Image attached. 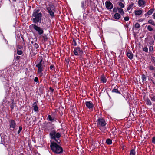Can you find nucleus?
Returning <instances> with one entry per match:
<instances>
[{
  "instance_id": "obj_39",
  "label": "nucleus",
  "mask_w": 155,
  "mask_h": 155,
  "mask_svg": "<svg viewBox=\"0 0 155 155\" xmlns=\"http://www.w3.org/2000/svg\"><path fill=\"white\" fill-rule=\"evenodd\" d=\"M151 100L152 101H155V97L154 96L152 95V96H151Z\"/></svg>"
},
{
  "instance_id": "obj_30",
  "label": "nucleus",
  "mask_w": 155,
  "mask_h": 155,
  "mask_svg": "<svg viewBox=\"0 0 155 155\" xmlns=\"http://www.w3.org/2000/svg\"><path fill=\"white\" fill-rule=\"evenodd\" d=\"M33 46L34 48L36 49H37L39 47V45L37 43H35L33 45Z\"/></svg>"
},
{
  "instance_id": "obj_26",
  "label": "nucleus",
  "mask_w": 155,
  "mask_h": 155,
  "mask_svg": "<svg viewBox=\"0 0 155 155\" xmlns=\"http://www.w3.org/2000/svg\"><path fill=\"white\" fill-rule=\"evenodd\" d=\"M112 92H114L117 93H119V92L118 91V90L117 89L114 88L113 89L112 91Z\"/></svg>"
},
{
  "instance_id": "obj_41",
  "label": "nucleus",
  "mask_w": 155,
  "mask_h": 155,
  "mask_svg": "<svg viewBox=\"0 0 155 155\" xmlns=\"http://www.w3.org/2000/svg\"><path fill=\"white\" fill-rule=\"evenodd\" d=\"M34 81L35 82H38V78L37 77H35L34 79Z\"/></svg>"
},
{
  "instance_id": "obj_33",
  "label": "nucleus",
  "mask_w": 155,
  "mask_h": 155,
  "mask_svg": "<svg viewBox=\"0 0 155 155\" xmlns=\"http://www.w3.org/2000/svg\"><path fill=\"white\" fill-rule=\"evenodd\" d=\"M149 68L151 70H153L155 69V68L153 66H150L149 67Z\"/></svg>"
},
{
  "instance_id": "obj_14",
  "label": "nucleus",
  "mask_w": 155,
  "mask_h": 155,
  "mask_svg": "<svg viewBox=\"0 0 155 155\" xmlns=\"http://www.w3.org/2000/svg\"><path fill=\"white\" fill-rule=\"evenodd\" d=\"M33 107L34 108V110L35 112H38V107L36 102H34L33 104Z\"/></svg>"
},
{
  "instance_id": "obj_4",
  "label": "nucleus",
  "mask_w": 155,
  "mask_h": 155,
  "mask_svg": "<svg viewBox=\"0 0 155 155\" xmlns=\"http://www.w3.org/2000/svg\"><path fill=\"white\" fill-rule=\"evenodd\" d=\"M42 59H38L37 61V62H38L36 65V66L38 68V73L40 76H42L43 75L42 71L44 68V65L42 63Z\"/></svg>"
},
{
  "instance_id": "obj_27",
  "label": "nucleus",
  "mask_w": 155,
  "mask_h": 155,
  "mask_svg": "<svg viewBox=\"0 0 155 155\" xmlns=\"http://www.w3.org/2000/svg\"><path fill=\"white\" fill-rule=\"evenodd\" d=\"M17 53L18 54L20 55L22 54L23 53L22 51L20 50H17Z\"/></svg>"
},
{
  "instance_id": "obj_29",
  "label": "nucleus",
  "mask_w": 155,
  "mask_h": 155,
  "mask_svg": "<svg viewBox=\"0 0 155 155\" xmlns=\"http://www.w3.org/2000/svg\"><path fill=\"white\" fill-rule=\"evenodd\" d=\"M134 27L135 28H138L140 27V25L138 23H136Z\"/></svg>"
},
{
  "instance_id": "obj_21",
  "label": "nucleus",
  "mask_w": 155,
  "mask_h": 155,
  "mask_svg": "<svg viewBox=\"0 0 155 155\" xmlns=\"http://www.w3.org/2000/svg\"><path fill=\"white\" fill-rule=\"evenodd\" d=\"M134 5V4L133 3H131L130 5H128L127 8V10H129L131 8H132L133 7Z\"/></svg>"
},
{
  "instance_id": "obj_6",
  "label": "nucleus",
  "mask_w": 155,
  "mask_h": 155,
  "mask_svg": "<svg viewBox=\"0 0 155 155\" xmlns=\"http://www.w3.org/2000/svg\"><path fill=\"white\" fill-rule=\"evenodd\" d=\"M34 28L38 32L39 35H41L43 33V31L41 28L34 25H33Z\"/></svg>"
},
{
  "instance_id": "obj_20",
  "label": "nucleus",
  "mask_w": 155,
  "mask_h": 155,
  "mask_svg": "<svg viewBox=\"0 0 155 155\" xmlns=\"http://www.w3.org/2000/svg\"><path fill=\"white\" fill-rule=\"evenodd\" d=\"M146 103L147 105H151L152 104L151 102L150 101V100L149 99H146Z\"/></svg>"
},
{
  "instance_id": "obj_32",
  "label": "nucleus",
  "mask_w": 155,
  "mask_h": 155,
  "mask_svg": "<svg viewBox=\"0 0 155 155\" xmlns=\"http://www.w3.org/2000/svg\"><path fill=\"white\" fill-rule=\"evenodd\" d=\"M142 78L143 81H145L146 80V77H145V75H142Z\"/></svg>"
},
{
  "instance_id": "obj_23",
  "label": "nucleus",
  "mask_w": 155,
  "mask_h": 155,
  "mask_svg": "<svg viewBox=\"0 0 155 155\" xmlns=\"http://www.w3.org/2000/svg\"><path fill=\"white\" fill-rule=\"evenodd\" d=\"M106 142L108 144H110L112 143L111 140L110 139H107L106 140Z\"/></svg>"
},
{
  "instance_id": "obj_11",
  "label": "nucleus",
  "mask_w": 155,
  "mask_h": 155,
  "mask_svg": "<svg viewBox=\"0 0 155 155\" xmlns=\"http://www.w3.org/2000/svg\"><path fill=\"white\" fill-rule=\"evenodd\" d=\"M139 6L141 7H143L145 4V2L143 0H139L138 1Z\"/></svg>"
},
{
  "instance_id": "obj_3",
  "label": "nucleus",
  "mask_w": 155,
  "mask_h": 155,
  "mask_svg": "<svg viewBox=\"0 0 155 155\" xmlns=\"http://www.w3.org/2000/svg\"><path fill=\"white\" fill-rule=\"evenodd\" d=\"M50 136L51 138L55 141L54 142L59 144L61 141L59 138L61 137V134L58 132H57L54 130L51 131L50 133Z\"/></svg>"
},
{
  "instance_id": "obj_38",
  "label": "nucleus",
  "mask_w": 155,
  "mask_h": 155,
  "mask_svg": "<svg viewBox=\"0 0 155 155\" xmlns=\"http://www.w3.org/2000/svg\"><path fill=\"white\" fill-rule=\"evenodd\" d=\"M19 130H18V134L20 133V132L21 131V130L22 129V127H21L20 126L19 127Z\"/></svg>"
},
{
  "instance_id": "obj_42",
  "label": "nucleus",
  "mask_w": 155,
  "mask_h": 155,
  "mask_svg": "<svg viewBox=\"0 0 155 155\" xmlns=\"http://www.w3.org/2000/svg\"><path fill=\"white\" fill-rule=\"evenodd\" d=\"M152 142L153 143H155V137H153L152 138Z\"/></svg>"
},
{
  "instance_id": "obj_15",
  "label": "nucleus",
  "mask_w": 155,
  "mask_h": 155,
  "mask_svg": "<svg viewBox=\"0 0 155 155\" xmlns=\"http://www.w3.org/2000/svg\"><path fill=\"white\" fill-rule=\"evenodd\" d=\"M127 55L130 59L133 58V54L130 51H128L127 52Z\"/></svg>"
},
{
  "instance_id": "obj_49",
  "label": "nucleus",
  "mask_w": 155,
  "mask_h": 155,
  "mask_svg": "<svg viewBox=\"0 0 155 155\" xmlns=\"http://www.w3.org/2000/svg\"><path fill=\"white\" fill-rule=\"evenodd\" d=\"M13 0L15 1V2L16 1V0Z\"/></svg>"
},
{
  "instance_id": "obj_52",
  "label": "nucleus",
  "mask_w": 155,
  "mask_h": 155,
  "mask_svg": "<svg viewBox=\"0 0 155 155\" xmlns=\"http://www.w3.org/2000/svg\"><path fill=\"white\" fill-rule=\"evenodd\" d=\"M154 77H155V74H154Z\"/></svg>"
},
{
  "instance_id": "obj_43",
  "label": "nucleus",
  "mask_w": 155,
  "mask_h": 155,
  "mask_svg": "<svg viewBox=\"0 0 155 155\" xmlns=\"http://www.w3.org/2000/svg\"><path fill=\"white\" fill-rule=\"evenodd\" d=\"M84 6V2H81V7L83 8Z\"/></svg>"
},
{
  "instance_id": "obj_40",
  "label": "nucleus",
  "mask_w": 155,
  "mask_h": 155,
  "mask_svg": "<svg viewBox=\"0 0 155 155\" xmlns=\"http://www.w3.org/2000/svg\"><path fill=\"white\" fill-rule=\"evenodd\" d=\"M129 17H124V19L125 21H128L129 20Z\"/></svg>"
},
{
  "instance_id": "obj_7",
  "label": "nucleus",
  "mask_w": 155,
  "mask_h": 155,
  "mask_svg": "<svg viewBox=\"0 0 155 155\" xmlns=\"http://www.w3.org/2000/svg\"><path fill=\"white\" fill-rule=\"evenodd\" d=\"M74 53L75 55H77L78 53L82 54L83 53V51L80 48L77 47L75 48L74 49Z\"/></svg>"
},
{
  "instance_id": "obj_10",
  "label": "nucleus",
  "mask_w": 155,
  "mask_h": 155,
  "mask_svg": "<svg viewBox=\"0 0 155 155\" xmlns=\"http://www.w3.org/2000/svg\"><path fill=\"white\" fill-rule=\"evenodd\" d=\"M48 12L49 13L52 18H53L54 16V12L52 11L50 8L48 7L47 8Z\"/></svg>"
},
{
  "instance_id": "obj_8",
  "label": "nucleus",
  "mask_w": 155,
  "mask_h": 155,
  "mask_svg": "<svg viewBox=\"0 0 155 155\" xmlns=\"http://www.w3.org/2000/svg\"><path fill=\"white\" fill-rule=\"evenodd\" d=\"M105 5L107 8L108 9H111L113 8V4L110 2L106 1Z\"/></svg>"
},
{
  "instance_id": "obj_18",
  "label": "nucleus",
  "mask_w": 155,
  "mask_h": 155,
  "mask_svg": "<svg viewBox=\"0 0 155 155\" xmlns=\"http://www.w3.org/2000/svg\"><path fill=\"white\" fill-rule=\"evenodd\" d=\"M120 15L119 13H117L115 14L114 17L116 19H118L120 18Z\"/></svg>"
},
{
  "instance_id": "obj_12",
  "label": "nucleus",
  "mask_w": 155,
  "mask_h": 155,
  "mask_svg": "<svg viewBox=\"0 0 155 155\" xmlns=\"http://www.w3.org/2000/svg\"><path fill=\"white\" fill-rule=\"evenodd\" d=\"M47 119L48 120L51 121V122H54L56 121L55 118L54 117H52L50 115H48L47 118Z\"/></svg>"
},
{
  "instance_id": "obj_25",
  "label": "nucleus",
  "mask_w": 155,
  "mask_h": 155,
  "mask_svg": "<svg viewBox=\"0 0 155 155\" xmlns=\"http://www.w3.org/2000/svg\"><path fill=\"white\" fill-rule=\"evenodd\" d=\"M135 153L134 150L133 149L131 150L130 153V155H135Z\"/></svg>"
},
{
  "instance_id": "obj_46",
  "label": "nucleus",
  "mask_w": 155,
  "mask_h": 155,
  "mask_svg": "<svg viewBox=\"0 0 155 155\" xmlns=\"http://www.w3.org/2000/svg\"><path fill=\"white\" fill-rule=\"evenodd\" d=\"M47 39V37H45L44 38V40H46Z\"/></svg>"
},
{
  "instance_id": "obj_9",
  "label": "nucleus",
  "mask_w": 155,
  "mask_h": 155,
  "mask_svg": "<svg viewBox=\"0 0 155 155\" xmlns=\"http://www.w3.org/2000/svg\"><path fill=\"white\" fill-rule=\"evenodd\" d=\"M86 105L89 109H92L93 108L94 104L91 101H86L85 103Z\"/></svg>"
},
{
  "instance_id": "obj_28",
  "label": "nucleus",
  "mask_w": 155,
  "mask_h": 155,
  "mask_svg": "<svg viewBox=\"0 0 155 155\" xmlns=\"http://www.w3.org/2000/svg\"><path fill=\"white\" fill-rule=\"evenodd\" d=\"M118 4L120 7L123 8L124 7V4L121 2H119L118 3Z\"/></svg>"
},
{
  "instance_id": "obj_13",
  "label": "nucleus",
  "mask_w": 155,
  "mask_h": 155,
  "mask_svg": "<svg viewBox=\"0 0 155 155\" xmlns=\"http://www.w3.org/2000/svg\"><path fill=\"white\" fill-rule=\"evenodd\" d=\"M16 124L15 121L13 120H10V127L14 128Z\"/></svg>"
},
{
  "instance_id": "obj_34",
  "label": "nucleus",
  "mask_w": 155,
  "mask_h": 155,
  "mask_svg": "<svg viewBox=\"0 0 155 155\" xmlns=\"http://www.w3.org/2000/svg\"><path fill=\"white\" fill-rule=\"evenodd\" d=\"M72 45L74 46H76L77 45L76 42L74 40H73Z\"/></svg>"
},
{
  "instance_id": "obj_51",
  "label": "nucleus",
  "mask_w": 155,
  "mask_h": 155,
  "mask_svg": "<svg viewBox=\"0 0 155 155\" xmlns=\"http://www.w3.org/2000/svg\"><path fill=\"white\" fill-rule=\"evenodd\" d=\"M31 43H33V41H31Z\"/></svg>"
},
{
  "instance_id": "obj_1",
  "label": "nucleus",
  "mask_w": 155,
  "mask_h": 155,
  "mask_svg": "<svg viewBox=\"0 0 155 155\" xmlns=\"http://www.w3.org/2000/svg\"><path fill=\"white\" fill-rule=\"evenodd\" d=\"M50 147L52 151L55 153L61 154L63 152V149L61 147L54 141L51 143Z\"/></svg>"
},
{
  "instance_id": "obj_47",
  "label": "nucleus",
  "mask_w": 155,
  "mask_h": 155,
  "mask_svg": "<svg viewBox=\"0 0 155 155\" xmlns=\"http://www.w3.org/2000/svg\"><path fill=\"white\" fill-rule=\"evenodd\" d=\"M113 10L114 12H116V11L115 10V9L114 8Z\"/></svg>"
},
{
  "instance_id": "obj_45",
  "label": "nucleus",
  "mask_w": 155,
  "mask_h": 155,
  "mask_svg": "<svg viewBox=\"0 0 155 155\" xmlns=\"http://www.w3.org/2000/svg\"><path fill=\"white\" fill-rule=\"evenodd\" d=\"M20 56H18L16 57V58L18 59H19L20 58Z\"/></svg>"
},
{
  "instance_id": "obj_17",
  "label": "nucleus",
  "mask_w": 155,
  "mask_h": 155,
  "mask_svg": "<svg viewBox=\"0 0 155 155\" xmlns=\"http://www.w3.org/2000/svg\"><path fill=\"white\" fill-rule=\"evenodd\" d=\"M117 9L118 10V12L120 13L121 15H124V12L123 10V9L122 8H117Z\"/></svg>"
},
{
  "instance_id": "obj_22",
  "label": "nucleus",
  "mask_w": 155,
  "mask_h": 155,
  "mask_svg": "<svg viewBox=\"0 0 155 155\" xmlns=\"http://www.w3.org/2000/svg\"><path fill=\"white\" fill-rule=\"evenodd\" d=\"M153 11V9H151L147 12V14L148 15H150L152 14Z\"/></svg>"
},
{
  "instance_id": "obj_48",
  "label": "nucleus",
  "mask_w": 155,
  "mask_h": 155,
  "mask_svg": "<svg viewBox=\"0 0 155 155\" xmlns=\"http://www.w3.org/2000/svg\"><path fill=\"white\" fill-rule=\"evenodd\" d=\"M11 108L12 109H13V106H11Z\"/></svg>"
},
{
  "instance_id": "obj_31",
  "label": "nucleus",
  "mask_w": 155,
  "mask_h": 155,
  "mask_svg": "<svg viewBox=\"0 0 155 155\" xmlns=\"http://www.w3.org/2000/svg\"><path fill=\"white\" fill-rule=\"evenodd\" d=\"M147 29L150 31H151L153 30L152 27L150 25H148L147 26Z\"/></svg>"
},
{
  "instance_id": "obj_36",
  "label": "nucleus",
  "mask_w": 155,
  "mask_h": 155,
  "mask_svg": "<svg viewBox=\"0 0 155 155\" xmlns=\"http://www.w3.org/2000/svg\"><path fill=\"white\" fill-rule=\"evenodd\" d=\"M50 68L51 70H53L54 69V66L53 65H51L50 67Z\"/></svg>"
},
{
  "instance_id": "obj_35",
  "label": "nucleus",
  "mask_w": 155,
  "mask_h": 155,
  "mask_svg": "<svg viewBox=\"0 0 155 155\" xmlns=\"http://www.w3.org/2000/svg\"><path fill=\"white\" fill-rule=\"evenodd\" d=\"M143 50L144 51L147 52L148 51V48L147 47H145L143 48Z\"/></svg>"
},
{
  "instance_id": "obj_50",
  "label": "nucleus",
  "mask_w": 155,
  "mask_h": 155,
  "mask_svg": "<svg viewBox=\"0 0 155 155\" xmlns=\"http://www.w3.org/2000/svg\"><path fill=\"white\" fill-rule=\"evenodd\" d=\"M154 84H155V82H153Z\"/></svg>"
},
{
  "instance_id": "obj_16",
  "label": "nucleus",
  "mask_w": 155,
  "mask_h": 155,
  "mask_svg": "<svg viewBox=\"0 0 155 155\" xmlns=\"http://www.w3.org/2000/svg\"><path fill=\"white\" fill-rule=\"evenodd\" d=\"M142 10H137L135 11L134 13L136 15H140L142 13Z\"/></svg>"
},
{
  "instance_id": "obj_24",
  "label": "nucleus",
  "mask_w": 155,
  "mask_h": 155,
  "mask_svg": "<svg viewBox=\"0 0 155 155\" xmlns=\"http://www.w3.org/2000/svg\"><path fill=\"white\" fill-rule=\"evenodd\" d=\"M148 22L153 25L155 26V23L152 20H150L148 21Z\"/></svg>"
},
{
  "instance_id": "obj_44",
  "label": "nucleus",
  "mask_w": 155,
  "mask_h": 155,
  "mask_svg": "<svg viewBox=\"0 0 155 155\" xmlns=\"http://www.w3.org/2000/svg\"><path fill=\"white\" fill-rule=\"evenodd\" d=\"M153 18L155 19V13L153 14Z\"/></svg>"
},
{
  "instance_id": "obj_5",
  "label": "nucleus",
  "mask_w": 155,
  "mask_h": 155,
  "mask_svg": "<svg viewBox=\"0 0 155 155\" xmlns=\"http://www.w3.org/2000/svg\"><path fill=\"white\" fill-rule=\"evenodd\" d=\"M97 124L98 126L100 127L105 126L106 123L104 119L101 118L98 120Z\"/></svg>"
},
{
  "instance_id": "obj_2",
  "label": "nucleus",
  "mask_w": 155,
  "mask_h": 155,
  "mask_svg": "<svg viewBox=\"0 0 155 155\" xmlns=\"http://www.w3.org/2000/svg\"><path fill=\"white\" fill-rule=\"evenodd\" d=\"M40 10L38 9H35L33 12L32 16L35 18H33V21L35 23L38 22H41V17L42 16V14L39 12Z\"/></svg>"
},
{
  "instance_id": "obj_19",
  "label": "nucleus",
  "mask_w": 155,
  "mask_h": 155,
  "mask_svg": "<svg viewBox=\"0 0 155 155\" xmlns=\"http://www.w3.org/2000/svg\"><path fill=\"white\" fill-rule=\"evenodd\" d=\"M101 79L103 83H105L106 82V78L104 76H102L101 77Z\"/></svg>"
},
{
  "instance_id": "obj_37",
  "label": "nucleus",
  "mask_w": 155,
  "mask_h": 155,
  "mask_svg": "<svg viewBox=\"0 0 155 155\" xmlns=\"http://www.w3.org/2000/svg\"><path fill=\"white\" fill-rule=\"evenodd\" d=\"M153 47L152 46H150L149 48V51L152 52L153 51Z\"/></svg>"
}]
</instances>
